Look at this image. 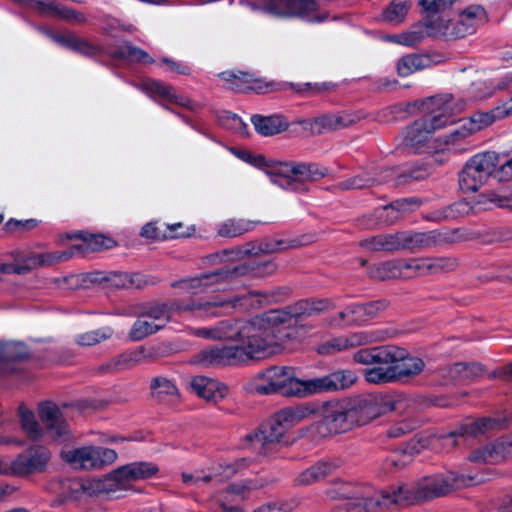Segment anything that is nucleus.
<instances>
[{
    "instance_id": "nucleus-3",
    "label": "nucleus",
    "mask_w": 512,
    "mask_h": 512,
    "mask_svg": "<svg viewBox=\"0 0 512 512\" xmlns=\"http://www.w3.org/2000/svg\"><path fill=\"white\" fill-rule=\"evenodd\" d=\"M423 359L412 356L407 349L389 345L384 367L375 366L363 370L364 378L372 384H387L415 378L423 372Z\"/></svg>"
},
{
    "instance_id": "nucleus-38",
    "label": "nucleus",
    "mask_w": 512,
    "mask_h": 512,
    "mask_svg": "<svg viewBox=\"0 0 512 512\" xmlns=\"http://www.w3.org/2000/svg\"><path fill=\"white\" fill-rule=\"evenodd\" d=\"M389 345L361 348L353 354V360L362 365H378L384 367Z\"/></svg>"
},
{
    "instance_id": "nucleus-13",
    "label": "nucleus",
    "mask_w": 512,
    "mask_h": 512,
    "mask_svg": "<svg viewBox=\"0 0 512 512\" xmlns=\"http://www.w3.org/2000/svg\"><path fill=\"white\" fill-rule=\"evenodd\" d=\"M61 457L73 469L99 470L113 464L118 455L113 449L89 445L63 450Z\"/></svg>"
},
{
    "instance_id": "nucleus-6",
    "label": "nucleus",
    "mask_w": 512,
    "mask_h": 512,
    "mask_svg": "<svg viewBox=\"0 0 512 512\" xmlns=\"http://www.w3.org/2000/svg\"><path fill=\"white\" fill-rule=\"evenodd\" d=\"M353 427L363 426L387 412L398 411L403 404L401 394L359 395L346 398Z\"/></svg>"
},
{
    "instance_id": "nucleus-15",
    "label": "nucleus",
    "mask_w": 512,
    "mask_h": 512,
    "mask_svg": "<svg viewBox=\"0 0 512 512\" xmlns=\"http://www.w3.org/2000/svg\"><path fill=\"white\" fill-rule=\"evenodd\" d=\"M353 428L346 399L323 403L321 419L317 423V431L321 436L341 434Z\"/></svg>"
},
{
    "instance_id": "nucleus-47",
    "label": "nucleus",
    "mask_w": 512,
    "mask_h": 512,
    "mask_svg": "<svg viewBox=\"0 0 512 512\" xmlns=\"http://www.w3.org/2000/svg\"><path fill=\"white\" fill-rule=\"evenodd\" d=\"M41 10L52 16L75 23L86 22L85 15L77 10L57 4L55 2L41 3Z\"/></svg>"
},
{
    "instance_id": "nucleus-23",
    "label": "nucleus",
    "mask_w": 512,
    "mask_h": 512,
    "mask_svg": "<svg viewBox=\"0 0 512 512\" xmlns=\"http://www.w3.org/2000/svg\"><path fill=\"white\" fill-rule=\"evenodd\" d=\"M484 368L477 362H457L438 369V373L450 382H471L482 376Z\"/></svg>"
},
{
    "instance_id": "nucleus-59",
    "label": "nucleus",
    "mask_w": 512,
    "mask_h": 512,
    "mask_svg": "<svg viewBox=\"0 0 512 512\" xmlns=\"http://www.w3.org/2000/svg\"><path fill=\"white\" fill-rule=\"evenodd\" d=\"M427 261L430 275L454 271L459 265L457 258L450 256L430 257L427 258Z\"/></svg>"
},
{
    "instance_id": "nucleus-49",
    "label": "nucleus",
    "mask_w": 512,
    "mask_h": 512,
    "mask_svg": "<svg viewBox=\"0 0 512 512\" xmlns=\"http://www.w3.org/2000/svg\"><path fill=\"white\" fill-rule=\"evenodd\" d=\"M389 305V300L382 298L362 304L350 305V312L352 314H358L359 320H363L364 316L371 319L378 316L381 312L385 311L389 307Z\"/></svg>"
},
{
    "instance_id": "nucleus-27",
    "label": "nucleus",
    "mask_w": 512,
    "mask_h": 512,
    "mask_svg": "<svg viewBox=\"0 0 512 512\" xmlns=\"http://www.w3.org/2000/svg\"><path fill=\"white\" fill-rule=\"evenodd\" d=\"M427 125L425 120L420 118L408 126L404 133L403 146L414 153L425 152L428 149L425 147L426 143L431 135Z\"/></svg>"
},
{
    "instance_id": "nucleus-55",
    "label": "nucleus",
    "mask_w": 512,
    "mask_h": 512,
    "mask_svg": "<svg viewBox=\"0 0 512 512\" xmlns=\"http://www.w3.org/2000/svg\"><path fill=\"white\" fill-rule=\"evenodd\" d=\"M377 179L368 174L356 175L337 183L333 189L339 191H347L353 189H365L374 186Z\"/></svg>"
},
{
    "instance_id": "nucleus-4",
    "label": "nucleus",
    "mask_w": 512,
    "mask_h": 512,
    "mask_svg": "<svg viewBox=\"0 0 512 512\" xmlns=\"http://www.w3.org/2000/svg\"><path fill=\"white\" fill-rule=\"evenodd\" d=\"M74 237L81 238L82 244L73 245L66 251L47 252L44 254H36L28 257L23 265L20 264H1L0 273H16L24 274L31 269L39 266L53 265L56 263L64 262L76 255L77 253H84L88 251H99L102 249H110L115 246V241L104 235H93L86 232H81L74 235Z\"/></svg>"
},
{
    "instance_id": "nucleus-18",
    "label": "nucleus",
    "mask_w": 512,
    "mask_h": 512,
    "mask_svg": "<svg viewBox=\"0 0 512 512\" xmlns=\"http://www.w3.org/2000/svg\"><path fill=\"white\" fill-rule=\"evenodd\" d=\"M512 459V433L470 452L468 460L475 463L500 464Z\"/></svg>"
},
{
    "instance_id": "nucleus-24",
    "label": "nucleus",
    "mask_w": 512,
    "mask_h": 512,
    "mask_svg": "<svg viewBox=\"0 0 512 512\" xmlns=\"http://www.w3.org/2000/svg\"><path fill=\"white\" fill-rule=\"evenodd\" d=\"M222 77L225 80H233V88L241 91H255L257 93H266L276 89L277 84L257 77L248 72H224Z\"/></svg>"
},
{
    "instance_id": "nucleus-58",
    "label": "nucleus",
    "mask_w": 512,
    "mask_h": 512,
    "mask_svg": "<svg viewBox=\"0 0 512 512\" xmlns=\"http://www.w3.org/2000/svg\"><path fill=\"white\" fill-rule=\"evenodd\" d=\"M127 466L135 482L149 479L159 471L158 466L152 462L135 461L128 463Z\"/></svg>"
},
{
    "instance_id": "nucleus-52",
    "label": "nucleus",
    "mask_w": 512,
    "mask_h": 512,
    "mask_svg": "<svg viewBox=\"0 0 512 512\" xmlns=\"http://www.w3.org/2000/svg\"><path fill=\"white\" fill-rule=\"evenodd\" d=\"M411 7V1L397 2L393 0L383 10L382 20L387 23L400 24L405 20Z\"/></svg>"
},
{
    "instance_id": "nucleus-41",
    "label": "nucleus",
    "mask_w": 512,
    "mask_h": 512,
    "mask_svg": "<svg viewBox=\"0 0 512 512\" xmlns=\"http://www.w3.org/2000/svg\"><path fill=\"white\" fill-rule=\"evenodd\" d=\"M431 65V59L427 55L408 54L401 57L397 62L399 76L405 77L415 71L422 70Z\"/></svg>"
},
{
    "instance_id": "nucleus-39",
    "label": "nucleus",
    "mask_w": 512,
    "mask_h": 512,
    "mask_svg": "<svg viewBox=\"0 0 512 512\" xmlns=\"http://www.w3.org/2000/svg\"><path fill=\"white\" fill-rule=\"evenodd\" d=\"M508 116L504 106H498L490 111L476 112L471 117L466 119L470 128H473V133L480 131L489 125L493 124L497 119H502Z\"/></svg>"
},
{
    "instance_id": "nucleus-31",
    "label": "nucleus",
    "mask_w": 512,
    "mask_h": 512,
    "mask_svg": "<svg viewBox=\"0 0 512 512\" xmlns=\"http://www.w3.org/2000/svg\"><path fill=\"white\" fill-rule=\"evenodd\" d=\"M240 4L254 12L261 11L275 18L288 16V0H241Z\"/></svg>"
},
{
    "instance_id": "nucleus-64",
    "label": "nucleus",
    "mask_w": 512,
    "mask_h": 512,
    "mask_svg": "<svg viewBox=\"0 0 512 512\" xmlns=\"http://www.w3.org/2000/svg\"><path fill=\"white\" fill-rule=\"evenodd\" d=\"M249 230V224L244 220H228L224 222L218 230L221 236L236 237Z\"/></svg>"
},
{
    "instance_id": "nucleus-14",
    "label": "nucleus",
    "mask_w": 512,
    "mask_h": 512,
    "mask_svg": "<svg viewBox=\"0 0 512 512\" xmlns=\"http://www.w3.org/2000/svg\"><path fill=\"white\" fill-rule=\"evenodd\" d=\"M247 393L261 396L287 395L288 393V368L286 366H271L244 383Z\"/></svg>"
},
{
    "instance_id": "nucleus-57",
    "label": "nucleus",
    "mask_w": 512,
    "mask_h": 512,
    "mask_svg": "<svg viewBox=\"0 0 512 512\" xmlns=\"http://www.w3.org/2000/svg\"><path fill=\"white\" fill-rule=\"evenodd\" d=\"M113 335L110 327H102L93 331L82 333L76 337V342L82 346H91L99 344Z\"/></svg>"
},
{
    "instance_id": "nucleus-35",
    "label": "nucleus",
    "mask_w": 512,
    "mask_h": 512,
    "mask_svg": "<svg viewBox=\"0 0 512 512\" xmlns=\"http://www.w3.org/2000/svg\"><path fill=\"white\" fill-rule=\"evenodd\" d=\"M257 322L260 329L279 331L285 328L288 322V311L286 308L271 309L252 319Z\"/></svg>"
},
{
    "instance_id": "nucleus-36",
    "label": "nucleus",
    "mask_w": 512,
    "mask_h": 512,
    "mask_svg": "<svg viewBox=\"0 0 512 512\" xmlns=\"http://www.w3.org/2000/svg\"><path fill=\"white\" fill-rule=\"evenodd\" d=\"M106 280L114 287L117 288H143L150 284L147 276L140 273H125V272H111Z\"/></svg>"
},
{
    "instance_id": "nucleus-30",
    "label": "nucleus",
    "mask_w": 512,
    "mask_h": 512,
    "mask_svg": "<svg viewBox=\"0 0 512 512\" xmlns=\"http://www.w3.org/2000/svg\"><path fill=\"white\" fill-rule=\"evenodd\" d=\"M290 175L293 180L315 182L328 175V169L317 163L290 162Z\"/></svg>"
},
{
    "instance_id": "nucleus-8",
    "label": "nucleus",
    "mask_w": 512,
    "mask_h": 512,
    "mask_svg": "<svg viewBox=\"0 0 512 512\" xmlns=\"http://www.w3.org/2000/svg\"><path fill=\"white\" fill-rule=\"evenodd\" d=\"M356 380V373L348 369L336 370L322 377L305 380L290 376V397L305 398L315 394L342 391L352 386Z\"/></svg>"
},
{
    "instance_id": "nucleus-11",
    "label": "nucleus",
    "mask_w": 512,
    "mask_h": 512,
    "mask_svg": "<svg viewBox=\"0 0 512 512\" xmlns=\"http://www.w3.org/2000/svg\"><path fill=\"white\" fill-rule=\"evenodd\" d=\"M135 480L127 464L122 465L102 478H93L75 482L71 488V497L81 499L83 496H94L105 493L111 494L130 489Z\"/></svg>"
},
{
    "instance_id": "nucleus-56",
    "label": "nucleus",
    "mask_w": 512,
    "mask_h": 512,
    "mask_svg": "<svg viewBox=\"0 0 512 512\" xmlns=\"http://www.w3.org/2000/svg\"><path fill=\"white\" fill-rule=\"evenodd\" d=\"M371 216L375 219V224L380 226H390L401 219L393 201L385 206L375 209Z\"/></svg>"
},
{
    "instance_id": "nucleus-60",
    "label": "nucleus",
    "mask_w": 512,
    "mask_h": 512,
    "mask_svg": "<svg viewBox=\"0 0 512 512\" xmlns=\"http://www.w3.org/2000/svg\"><path fill=\"white\" fill-rule=\"evenodd\" d=\"M142 357L141 351H128L113 358L106 365L108 370H121L132 367L140 362Z\"/></svg>"
},
{
    "instance_id": "nucleus-20",
    "label": "nucleus",
    "mask_w": 512,
    "mask_h": 512,
    "mask_svg": "<svg viewBox=\"0 0 512 512\" xmlns=\"http://www.w3.org/2000/svg\"><path fill=\"white\" fill-rule=\"evenodd\" d=\"M236 351L233 345L210 346L195 354L191 359V363L202 367L237 365Z\"/></svg>"
},
{
    "instance_id": "nucleus-45",
    "label": "nucleus",
    "mask_w": 512,
    "mask_h": 512,
    "mask_svg": "<svg viewBox=\"0 0 512 512\" xmlns=\"http://www.w3.org/2000/svg\"><path fill=\"white\" fill-rule=\"evenodd\" d=\"M51 38L59 45L69 48L73 51L82 53L84 55H92L95 52L93 46H91L85 40L69 32L61 34H51Z\"/></svg>"
},
{
    "instance_id": "nucleus-46",
    "label": "nucleus",
    "mask_w": 512,
    "mask_h": 512,
    "mask_svg": "<svg viewBox=\"0 0 512 512\" xmlns=\"http://www.w3.org/2000/svg\"><path fill=\"white\" fill-rule=\"evenodd\" d=\"M401 260H390L370 267L369 276L379 281L402 278Z\"/></svg>"
},
{
    "instance_id": "nucleus-29",
    "label": "nucleus",
    "mask_w": 512,
    "mask_h": 512,
    "mask_svg": "<svg viewBox=\"0 0 512 512\" xmlns=\"http://www.w3.org/2000/svg\"><path fill=\"white\" fill-rule=\"evenodd\" d=\"M339 467L338 463L331 460H320L299 474L294 480L296 485H309L324 479Z\"/></svg>"
},
{
    "instance_id": "nucleus-50",
    "label": "nucleus",
    "mask_w": 512,
    "mask_h": 512,
    "mask_svg": "<svg viewBox=\"0 0 512 512\" xmlns=\"http://www.w3.org/2000/svg\"><path fill=\"white\" fill-rule=\"evenodd\" d=\"M428 22H435L434 19H427L417 23L410 31L400 33V44L405 46H415L425 37H433L430 35L431 28L427 26Z\"/></svg>"
},
{
    "instance_id": "nucleus-43",
    "label": "nucleus",
    "mask_w": 512,
    "mask_h": 512,
    "mask_svg": "<svg viewBox=\"0 0 512 512\" xmlns=\"http://www.w3.org/2000/svg\"><path fill=\"white\" fill-rule=\"evenodd\" d=\"M113 55L117 58L127 60L132 63L152 64L155 61L154 58L151 57L146 51L132 45L129 42L119 46L117 50L114 51Z\"/></svg>"
},
{
    "instance_id": "nucleus-53",
    "label": "nucleus",
    "mask_w": 512,
    "mask_h": 512,
    "mask_svg": "<svg viewBox=\"0 0 512 512\" xmlns=\"http://www.w3.org/2000/svg\"><path fill=\"white\" fill-rule=\"evenodd\" d=\"M262 249L260 244H249L235 250H226L213 256V262L222 263L226 261L241 260L246 256H259Z\"/></svg>"
},
{
    "instance_id": "nucleus-42",
    "label": "nucleus",
    "mask_w": 512,
    "mask_h": 512,
    "mask_svg": "<svg viewBox=\"0 0 512 512\" xmlns=\"http://www.w3.org/2000/svg\"><path fill=\"white\" fill-rule=\"evenodd\" d=\"M432 173L431 166L427 163H416L405 169L395 178L396 186H403L414 181H422L428 178Z\"/></svg>"
},
{
    "instance_id": "nucleus-1",
    "label": "nucleus",
    "mask_w": 512,
    "mask_h": 512,
    "mask_svg": "<svg viewBox=\"0 0 512 512\" xmlns=\"http://www.w3.org/2000/svg\"><path fill=\"white\" fill-rule=\"evenodd\" d=\"M482 479L477 475L465 474L458 471H449L445 476L426 478L417 487L389 488L384 495V503L391 505L408 506L416 502L432 500L449 494L453 490L478 484Z\"/></svg>"
},
{
    "instance_id": "nucleus-34",
    "label": "nucleus",
    "mask_w": 512,
    "mask_h": 512,
    "mask_svg": "<svg viewBox=\"0 0 512 512\" xmlns=\"http://www.w3.org/2000/svg\"><path fill=\"white\" fill-rule=\"evenodd\" d=\"M251 122L255 130L262 136H273L284 131L287 127L285 117L282 115L262 116L254 115Z\"/></svg>"
},
{
    "instance_id": "nucleus-16",
    "label": "nucleus",
    "mask_w": 512,
    "mask_h": 512,
    "mask_svg": "<svg viewBox=\"0 0 512 512\" xmlns=\"http://www.w3.org/2000/svg\"><path fill=\"white\" fill-rule=\"evenodd\" d=\"M50 459L49 451L42 446L30 448L19 455L11 464L0 460V474L26 475L41 471Z\"/></svg>"
},
{
    "instance_id": "nucleus-22",
    "label": "nucleus",
    "mask_w": 512,
    "mask_h": 512,
    "mask_svg": "<svg viewBox=\"0 0 512 512\" xmlns=\"http://www.w3.org/2000/svg\"><path fill=\"white\" fill-rule=\"evenodd\" d=\"M136 88L141 90L150 98L157 100L179 104L181 106L190 107V100L174 93L173 87L166 85L154 79H146L135 84Z\"/></svg>"
},
{
    "instance_id": "nucleus-9",
    "label": "nucleus",
    "mask_w": 512,
    "mask_h": 512,
    "mask_svg": "<svg viewBox=\"0 0 512 512\" xmlns=\"http://www.w3.org/2000/svg\"><path fill=\"white\" fill-rule=\"evenodd\" d=\"M288 432V410L281 409L274 413L259 428L247 433L240 441L239 447L257 455L266 454V447L280 443Z\"/></svg>"
},
{
    "instance_id": "nucleus-21",
    "label": "nucleus",
    "mask_w": 512,
    "mask_h": 512,
    "mask_svg": "<svg viewBox=\"0 0 512 512\" xmlns=\"http://www.w3.org/2000/svg\"><path fill=\"white\" fill-rule=\"evenodd\" d=\"M39 416L45 423L49 435L55 441H64L68 438L69 431L62 418L60 409L51 402L42 403L39 406Z\"/></svg>"
},
{
    "instance_id": "nucleus-63",
    "label": "nucleus",
    "mask_w": 512,
    "mask_h": 512,
    "mask_svg": "<svg viewBox=\"0 0 512 512\" xmlns=\"http://www.w3.org/2000/svg\"><path fill=\"white\" fill-rule=\"evenodd\" d=\"M311 329L312 326H309L304 322H299L298 324L290 322V351L298 349V347L308 337Z\"/></svg>"
},
{
    "instance_id": "nucleus-61",
    "label": "nucleus",
    "mask_w": 512,
    "mask_h": 512,
    "mask_svg": "<svg viewBox=\"0 0 512 512\" xmlns=\"http://www.w3.org/2000/svg\"><path fill=\"white\" fill-rule=\"evenodd\" d=\"M28 355L26 346L19 342H8L0 345V362L20 360Z\"/></svg>"
},
{
    "instance_id": "nucleus-25",
    "label": "nucleus",
    "mask_w": 512,
    "mask_h": 512,
    "mask_svg": "<svg viewBox=\"0 0 512 512\" xmlns=\"http://www.w3.org/2000/svg\"><path fill=\"white\" fill-rule=\"evenodd\" d=\"M188 384L192 392L207 401L217 402L227 394L225 384L206 376L191 377Z\"/></svg>"
},
{
    "instance_id": "nucleus-33",
    "label": "nucleus",
    "mask_w": 512,
    "mask_h": 512,
    "mask_svg": "<svg viewBox=\"0 0 512 512\" xmlns=\"http://www.w3.org/2000/svg\"><path fill=\"white\" fill-rule=\"evenodd\" d=\"M386 490L380 492L379 497H363L362 500L347 501L335 505L330 512H370L374 507H390V503H384Z\"/></svg>"
},
{
    "instance_id": "nucleus-28",
    "label": "nucleus",
    "mask_w": 512,
    "mask_h": 512,
    "mask_svg": "<svg viewBox=\"0 0 512 512\" xmlns=\"http://www.w3.org/2000/svg\"><path fill=\"white\" fill-rule=\"evenodd\" d=\"M250 461L251 460L249 458H241L232 462L223 461L211 465L206 470H204L207 486L221 483L225 479L233 476L237 472L247 467Z\"/></svg>"
},
{
    "instance_id": "nucleus-54",
    "label": "nucleus",
    "mask_w": 512,
    "mask_h": 512,
    "mask_svg": "<svg viewBox=\"0 0 512 512\" xmlns=\"http://www.w3.org/2000/svg\"><path fill=\"white\" fill-rule=\"evenodd\" d=\"M402 278L428 276L429 267L427 258L401 260Z\"/></svg>"
},
{
    "instance_id": "nucleus-62",
    "label": "nucleus",
    "mask_w": 512,
    "mask_h": 512,
    "mask_svg": "<svg viewBox=\"0 0 512 512\" xmlns=\"http://www.w3.org/2000/svg\"><path fill=\"white\" fill-rule=\"evenodd\" d=\"M317 405L311 402L290 404V425L297 424L317 412Z\"/></svg>"
},
{
    "instance_id": "nucleus-7",
    "label": "nucleus",
    "mask_w": 512,
    "mask_h": 512,
    "mask_svg": "<svg viewBox=\"0 0 512 512\" xmlns=\"http://www.w3.org/2000/svg\"><path fill=\"white\" fill-rule=\"evenodd\" d=\"M258 270H260V264L250 261L233 269L220 270L203 274L199 277L184 279L173 283L172 286L179 288L184 293L192 294L225 291L229 289V285L234 277Z\"/></svg>"
},
{
    "instance_id": "nucleus-17",
    "label": "nucleus",
    "mask_w": 512,
    "mask_h": 512,
    "mask_svg": "<svg viewBox=\"0 0 512 512\" xmlns=\"http://www.w3.org/2000/svg\"><path fill=\"white\" fill-rule=\"evenodd\" d=\"M233 154L242 161L262 169L270 182L281 189L288 185V164L274 159H266L261 154H253L247 150H232Z\"/></svg>"
},
{
    "instance_id": "nucleus-12",
    "label": "nucleus",
    "mask_w": 512,
    "mask_h": 512,
    "mask_svg": "<svg viewBox=\"0 0 512 512\" xmlns=\"http://www.w3.org/2000/svg\"><path fill=\"white\" fill-rule=\"evenodd\" d=\"M500 155L486 151L474 155L459 172V187L464 193L476 192L498 167Z\"/></svg>"
},
{
    "instance_id": "nucleus-19",
    "label": "nucleus",
    "mask_w": 512,
    "mask_h": 512,
    "mask_svg": "<svg viewBox=\"0 0 512 512\" xmlns=\"http://www.w3.org/2000/svg\"><path fill=\"white\" fill-rule=\"evenodd\" d=\"M512 421V415L483 417L474 421L462 424L457 430L451 431L446 437L455 438L457 436L477 437L492 430L506 429Z\"/></svg>"
},
{
    "instance_id": "nucleus-40",
    "label": "nucleus",
    "mask_w": 512,
    "mask_h": 512,
    "mask_svg": "<svg viewBox=\"0 0 512 512\" xmlns=\"http://www.w3.org/2000/svg\"><path fill=\"white\" fill-rule=\"evenodd\" d=\"M318 9L319 3L316 0H290V16H298L310 22H323L328 18L327 13L310 17Z\"/></svg>"
},
{
    "instance_id": "nucleus-37",
    "label": "nucleus",
    "mask_w": 512,
    "mask_h": 512,
    "mask_svg": "<svg viewBox=\"0 0 512 512\" xmlns=\"http://www.w3.org/2000/svg\"><path fill=\"white\" fill-rule=\"evenodd\" d=\"M250 320L228 319L216 324L218 341L239 342L243 329Z\"/></svg>"
},
{
    "instance_id": "nucleus-48",
    "label": "nucleus",
    "mask_w": 512,
    "mask_h": 512,
    "mask_svg": "<svg viewBox=\"0 0 512 512\" xmlns=\"http://www.w3.org/2000/svg\"><path fill=\"white\" fill-rule=\"evenodd\" d=\"M21 429L31 440H39L43 436V429L36 420L35 414L26 406L19 407Z\"/></svg>"
},
{
    "instance_id": "nucleus-26",
    "label": "nucleus",
    "mask_w": 512,
    "mask_h": 512,
    "mask_svg": "<svg viewBox=\"0 0 512 512\" xmlns=\"http://www.w3.org/2000/svg\"><path fill=\"white\" fill-rule=\"evenodd\" d=\"M334 307L335 304L327 298L299 300L294 305L290 306V322H295V324L304 322L306 318L333 309Z\"/></svg>"
},
{
    "instance_id": "nucleus-2",
    "label": "nucleus",
    "mask_w": 512,
    "mask_h": 512,
    "mask_svg": "<svg viewBox=\"0 0 512 512\" xmlns=\"http://www.w3.org/2000/svg\"><path fill=\"white\" fill-rule=\"evenodd\" d=\"M251 298L252 294H247L225 299L214 298L207 301L191 300L186 303L175 301L171 303V305L165 303H155L147 305L143 312L157 325H159L160 329H162L170 321L171 313L173 311L189 313L192 316L200 319H210L222 315L224 313L222 310L247 308L249 304L244 302H247Z\"/></svg>"
},
{
    "instance_id": "nucleus-44",
    "label": "nucleus",
    "mask_w": 512,
    "mask_h": 512,
    "mask_svg": "<svg viewBox=\"0 0 512 512\" xmlns=\"http://www.w3.org/2000/svg\"><path fill=\"white\" fill-rule=\"evenodd\" d=\"M396 233L379 234L366 238L360 242V246L373 252H393L397 251Z\"/></svg>"
},
{
    "instance_id": "nucleus-5",
    "label": "nucleus",
    "mask_w": 512,
    "mask_h": 512,
    "mask_svg": "<svg viewBox=\"0 0 512 512\" xmlns=\"http://www.w3.org/2000/svg\"><path fill=\"white\" fill-rule=\"evenodd\" d=\"M488 22V15L481 5H470L464 9L457 20H444L439 17L435 22H428L430 35L446 41L464 38Z\"/></svg>"
},
{
    "instance_id": "nucleus-32",
    "label": "nucleus",
    "mask_w": 512,
    "mask_h": 512,
    "mask_svg": "<svg viewBox=\"0 0 512 512\" xmlns=\"http://www.w3.org/2000/svg\"><path fill=\"white\" fill-rule=\"evenodd\" d=\"M313 122L314 131L316 132V135H320L326 132L349 127L356 123V118L347 114H324L319 117L313 118Z\"/></svg>"
},
{
    "instance_id": "nucleus-51",
    "label": "nucleus",
    "mask_w": 512,
    "mask_h": 512,
    "mask_svg": "<svg viewBox=\"0 0 512 512\" xmlns=\"http://www.w3.org/2000/svg\"><path fill=\"white\" fill-rule=\"evenodd\" d=\"M159 330H161L159 325H157L153 320L146 316L144 312H142L133 324L129 332V337L133 341H140Z\"/></svg>"
},
{
    "instance_id": "nucleus-10",
    "label": "nucleus",
    "mask_w": 512,
    "mask_h": 512,
    "mask_svg": "<svg viewBox=\"0 0 512 512\" xmlns=\"http://www.w3.org/2000/svg\"><path fill=\"white\" fill-rule=\"evenodd\" d=\"M260 328L257 322L250 320L243 329L239 345H233L237 351L235 356L238 364L250 361H262L278 354L282 349V344L278 342H269L260 334Z\"/></svg>"
}]
</instances>
